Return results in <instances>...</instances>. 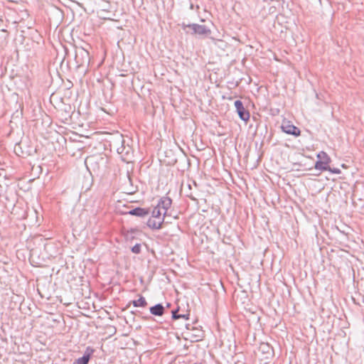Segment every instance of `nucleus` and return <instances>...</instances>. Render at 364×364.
I'll list each match as a JSON object with an SVG mask.
<instances>
[{"label": "nucleus", "mask_w": 364, "mask_h": 364, "mask_svg": "<svg viewBox=\"0 0 364 364\" xmlns=\"http://www.w3.org/2000/svg\"><path fill=\"white\" fill-rule=\"evenodd\" d=\"M117 154L120 156L122 160L126 163H130L133 159V149L129 145L124 144V140L122 135L119 136L113 144Z\"/></svg>", "instance_id": "1"}, {"label": "nucleus", "mask_w": 364, "mask_h": 364, "mask_svg": "<svg viewBox=\"0 0 364 364\" xmlns=\"http://www.w3.org/2000/svg\"><path fill=\"white\" fill-rule=\"evenodd\" d=\"M181 26L186 33L198 36L202 38L208 37L211 33L210 29L205 25L182 23Z\"/></svg>", "instance_id": "2"}, {"label": "nucleus", "mask_w": 364, "mask_h": 364, "mask_svg": "<svg viewBox=\"0 0 364 364\" xmlns=\"http://www.w3.org/2000/svg\"><path fill=\"white\" fill-rule=\"evenodd\" d=\"M75 61L77 67L84 66L90 61L89 53L82 48H75Z\"/></svg>", "instance_id": "3"}, {"label": "nucleus", "mask_w": 364, "mask_h": 364, "mask_svg": "<svg viewBox=\"0 0 364 364\" xmlns=\"http://www.w3.org/2000/svg\"><path fill=\"white\" fill-rule=\"evenodd\" d=\"M281 129L284 133L296 137L300 136L301 134L299 128L294 126L290 121L287 119H284L282 121Z\"/></svg>", "instance_id": "4"}, {"label": "nucleus", "mask_w": 364, "mask_h": 364, "mask_svg": "<svg viewBox=\"0 0 364 364\" xmlns=\"http://www.w3.org/2000/svg\"><path fill=\"white\" fill-rule=\"evenodd\" d=\"M235 107L240 118L244 122L248 121L250 115L249 112L244 107L242 102L236 100L235 102Z\"/></svg>", "instance_id": "5"}, {"label": "nucleus", "mask_w": 364, "mask_h": 364, "mask_svg": "<svg viewBox=\"0 0 364 364\" xmlns=\"http://www.w3.org/2000/svg\"><path fill=\"white\" fill-rule=\"evenodd\" d=\"M171 204L172 200L171 198L168 196H164L159 200L156 207L163 211L164 217H166L167 211L171 208Z\"/></svg>", "instance_id": "6"}, {"label": "nucleus", "mask_w": 364, "mask_h": 364, "mask_svg": "<svg viewBox=\"0 0 364 364\" xmlns=\"http://www.w3.org/2000/svg\"><path fill=\"white\" fill-rule=\"evenodd\" d=\"M164 218H154L151 217L147 223L146 225L149 228L153 230H159L162 227V224L164 223Z\"/></svg>", "instance_id": "7"}, {"label": "nucleus", "mask_w": 364, "mask_h": 364, "mask_svg": "<svg viewBox=\"0 0 364 364\" xmlns=\"http://www.w3.org/2000/svg\"><path fill=\"white\" fill-rule=\"evenodd\" d=\"M127 213L129 215H135V216L143 218L149 214V209H146V208L137 207L132 210H130L129 211H128Z\"/></svg>", "instance_id": "8"}, {"label": "nucleus", "mask_w": 364, "mask_h": 364, "mask_svg": "<svg viewBox=\"0 0 364 364\" xmlns=\"http://www.w3.org/2000/svg\"><path fill=\"white\" fill-rule=\"evenodd\" d=\"M149 311L154 316H161L165 313V307L161 304H157L150 307Z\"/></svg>", "instance_id": "9"}, {"label": "nucleus", "mask_w": 364, "mask_h": 364, "mask_svg": "<svg viewBox=\"0 0 364 364\" xmlns=\"http://www.w3.org/2000/svg\"><path fill=\"white\" fill-rule=\"evenodd\" d=\"M179 308L178 307L176 309H174L171 311V318L173 320H177L179 318H183L185 320L189 319L190 314H179L178 313Z\"/></svg>", "instance_id": "10"}, {"label": "nucleus", "mask_w": 364, "mask_h": 364, "mask_svg": "<svg viewBox=\"0 0 364 364\" xmlns=\"http://www.w3.org/2000/svg\"><path fill=\"white\" fill-rule=\"evenodd\" d=\"M314 168L316 170H319L321 171H328V169H329V164L326 163V161L324 162L317 160L315 164Z\"/></svg>", "instance_id": "11"}, {"label": "nucleus", "mask_w": 364, "mask_h": 364, "mask_svg": "<svg viewBox=\"0 0 364 364\" xmlns=\"http://www.w3.org/2000/svg\"><path fill=\"white\" fill-rule=\"evenodd\" d=\"M132 304L134 307H146L147 305L146 300L143 296H140L137 300H133Z\"/></svg>", "instance_id": "12"}, {"label": "nucleus", "mask_w": 364, "mask_h": 364, "mask_svg": "<svg viewBox=\"0 0 364 364\" xmlns=\"http://www.w3.org/2000/svg\"><path fill=\"white\" fill-rule=\"evenodd\" d=\"M317 158H318V161H324L326 163H328L330 164L331 162V158L329 157V156L325 152V151H320L318 154H317Z\"/></svg>", "instance_id": "13"}, {"label": "nucleus", "mask_w": 364, "mask_h": 364, "mask_svg": "<svg viewBox=\"0 0 364 364\" xmlns=\"http://www.w3.org/2000/svg\"><path fill=\"white\" fill-rule=\"evenodd\" d=\"M151 217L152 218H164L165 217H164V215H163V212L159 210L156 206L153 209L152 212H151Z\"/></svg>", "instance_id": "14"}, {"label": "nucleus", "mask_w": 364, "mask_h": 364, "mask_svg": "<svg viewBox=\"0 0 364 364\" xmlns=\"http://www.w3.org/2000/svg\"><path fill=\"white\" fill-rule=\"evenodd\" d=\"M90 359L87 355H84L81 358H79L75 360L73 364H88Z\"/></svg>", "instance_id": "15"}, {"label": "nucleus", "mask_w": 364, "mask_h": 364, "mask_svg": "<svg viewBox=\"0 0 364 364\" xmlns=\"http://www.w3.org/2000/svg\"><path fill=\"white\" fill-rule=\"evenodd\" d=\"M94 352H95V350L92 347L87 346L85 350L84 355H87V358L89 359H90L91 356Z\"/></svg>", "instance_id": "16"}, {"label": "nucleus", "mask_w": 364, "mask_h": 364, "mask_svg": "<svg viewBox=\"0 0 364 364\" xmlns=\"http://www.w3.org/2000/svg\"><path fill=\"white\" fill-rule=\"evenodd\" d=\"M132 252L135 254H139L141 252V245L136 244L132 247Z\"/></svg>", "instance_id": "17"}, {"label": "nucleus", "mask_w": 364, "mask_h": 364, "mask_svg": "<svg viewBox=\"0 0 364 364\" xmlns=\"http://www.w3.org/2000/svg\"><path fill=\"white\" fill-rule=\"evenodd\" d=\"M328 171L333 173L338 174L341 173V170L338 168H331L329 166V169H328Z\"/></svg>", "instance_id": "18"}]
</instances>
